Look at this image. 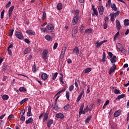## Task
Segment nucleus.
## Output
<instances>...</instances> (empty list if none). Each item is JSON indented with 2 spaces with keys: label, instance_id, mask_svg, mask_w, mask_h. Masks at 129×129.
<instances>
[{
  "label": "nucleus",
  "instance_id": "423d86ee",
  "mask_svg": "<svg viewBox=\"0 0 129 129\" xmlns=\"http://www.w3.org/2000/svg\"><path fill=\"white\" fill-rule=\"evenodd\" d=\"M65 53H66V47H63L61 49V52L60 56V59H63V58H64Z\"/></svg>",
  "mask_w": 129,
  "mask_h": 129
},
{
  "label": "nucleus",
  "instance_id": "4be33fe9",
  "mask_svg": "<svg viewBox=\"0 0 129 129\" xmlns=\"http://www.w3.org/2000/svg\"><path fill=\"white\" fill-rule=\"evenodd\" d=\"M54 122V121L52 119H50L48 122H47V127H51V125L53 124V123Z\"/></svg>",
  "mask_w": 129,
  "mask_h": 129
},
{
  "label": "nucleus",
  "instance_id": "473e14b6",
  "mask_svg": "<svg viewBox=\"0 0 129 129\" xmlns=\"http://www.w3.org/2000/svg\"><path fill=\"white\" fill-rule=\"evenodd\" d=\"M89 111V107H88V106L86 107V108L83 111V113H82L83 114H85L86 112H88Z\"/></svg>",
  "mask_w": 129,
  "mask_h": 129
},
{
  "label": "nucleus",
  "instance_id": "393cba45",
  "mask_svg": "<svg viewBox=\"0 0 129 129\" xmlns=\"http://www.w3.org/2000/svg\"><path fill=\"white\" fill-rule=\"evenodd\" d=\"M65 90H66V88H64L63 89L58 91L54 96V97H56V96H57V95H59V94H61V93H62V92H64V91H65Z\"/></svg>",
  "mask_w": 129,
  "mask_h": 129
},
{
  "label": "nucleus",
  "instance_id": "09e8293b",
  "mask_svg": "<svg viewBox=\"0 0 129 129\" xmlns=\"http://www.w3.org/2000/svg\"><path fill=\"white\" fill-rule=\"evenodd\" d=\"M60 75H61V77H60L59 78V81L61 83V84H64V82L63 81V74H60Z\"/></svg>",
  "mask_w": 129,
  "mask_h": 129
},
{
  "label": "nucleus",
  "instance_id": "f8f14e48",
  "mask_svg": "<svg viewBox=\"0 0 129 129\" xmlns=\"http://www.w3.org/2000/svg\"><path fill=\"white\" fill-rule=\"evenodd\" d=\"M14 9H15V7L14 6H11L9 9L8 11L9 17H11L12 16V14L13 13V11H14Z\"/></svg>",
  "mask_w": 129,
  "mask_h": 129
},
{
  "label": "nucleus",
  "instance_id": "864d4df0",
  "mask_svg": "<svg viewBox=\"0 0 129 129\" xmlns=\"http://www.w3.org/2000/svg\"><path fill=\"white\" fill-rule=\"evenodd\" d=\"M114 93L115 94H120V92L119 91V90L115 89L114 90Z\"/></svg>",
  "mask_w": 129,
  "mask_h": 129
},
{
  "label": "nucleus",
  "instance_id": "a878e982",
  "mask_svg": "<svg viewBox=\"0 0 129 129\" xmlns=\"http://www.w3.org/2000/svg\"><path fill=\"white\" fill-rule=\"evenodd\" d=\"M92 69L90 68H88L87 69H85L83 72H84L85 74H86V73H89L91 71Z\"/></svg>",
  "mask_w": 129,
  "mask_h": 129
},
{
  "label": "nucleus",
  "instance_id": "c9c22d12",
  "mask_svg": "<svg viewBox=\"0 0 129 129\" xmlns=\"http://www.w3.org/2000/svg\"><path fill=\"white\" fill-rule=\"evenodd\" d=\"M62 7H63V6L61 3H58L57 5V10H58V11H60V10H62Z\"/></svg>",
  "mask_w": 129,
  "mask_h": 129
},
{
  "label": "nucleus",
  "instance_id": "f03ea898",
  "mask_svg": "<svg viewBox=\"0 0 129 129\" xmlns=\"http://www.w3.org/2000/svg\"><path fill=\"white\" fill-rule=\"evenodd\" d=\"M116 47L117 49H118L119 51H120V52H122V53H124V52H125V50L122 47V45H121V44L119 43H116Z\"/></svg>",
  "mask_w": 129,
  "mask_h": 129
},
{
  "label": "nucleus",
  "instance_id": "0e129e2a",
  "mask_svg": "<svg viewBox=\"0 0 129 129\" xmlns=\"http://www.w3.org/2000/svg\"><path fill=\"white\" fill-rule=\"evenodd\" d=\"M21 120H22L23 121H24L26 119V117L24 116V115H22L21 118H20Z\"/></svg>",
  "mask_w": 129,
  "mask_h": 129
},
{
  "label": "nucleus",
  "instance_id": "8fccbe9b",
  "mask_svg": "<svg viewBox=\"0 0 129 129\" xmlns=\"http://www.w3.org/2000/svg\"><path fill=\"white\" fill-rule=\"evenodd\" d=\"M74 89V86L72 85L69 88V91H72Z\"/></svg>",
  "mask_w": 129,
  "mask_h": 129
},
{
  "label": "nucleus",
  "instance_id": "412c9836",
  "mask_svg": "<svg viewBox=\"0 0 129 129\" xmlns=\"http://www.w3.org/2000/svg\"><path fill=\"white\" fill-rule=\"evenodd\" d=\"M51 107L52 108H54V109H59V107H58V105H57V103L54 102V103L52 104L51 105Z\"/></svg>",
  "mask_w": 129,
  "mask_h": 129
},
{
  "label": "nucleus",
  "instance_id": "ddd939ff",
  "mask_svg": "<svg viewBox=\"0 0 129 129\" xmlns=\"http://www.w3.org/2000/svg\"><path fill=\"white\" fill-rule=\"evenodd\" d=\"M83 108H84V104H82L80 108L79 115L80 116L82 114V113L83 112Z\"/></svg>",
  "mask_w": 129,
  "mask_h": 129
},
{
  "label": "nucleus",
  "instance_id": "a18cd8bd",
  "mask_svg": "<svg viewBox=\"0 0 129 129\" xmlns=\"http://www.w3.org/2000/svg\"><path fill=\"white\" fill-rule=\"evenodd\" d=\"M105 58H106V54H105V52H103V57H102L103 62L105 61Z\"/></svg>",
  "mask_w": 129,
  "mask_h": 129
},
{
  "label": "nucleus",
  "instance_id": "1a4fd4ad",
  "mask_svg": "<svg viewBox=\"0 0 129 129\" xmlns=\"http://www.w3.org/2000/svg\"><path fill=\"white\" fill-rule=\"evenodd\" d=\"M116 68V67L115 66V64L113 63V66L111 67L110 68L109 72V74H111L114 72V70H115V69Z\"/></svg>",
  "mask_w": 129,
  "mask_h": 129
},
{
  "label": "nucleus",
  "instance_id": "f704fd0d",
  "mask_svg": "<svg viewBox=\"0 0 129 129\" xmlns=\"http://www.w3.org/2000/svg\"><path fill=\"white\" fill-rule=\"evenodd\" d=\"M110 16H111V18H110L111 21L113 22L114 21V17H115L114 15V13H111L110 14Z\"/></svg>",
  "mask_w": 129,
  "mask_h": 129
},
{
  "label": "nucleus",
  "instance_id": "680f3d73",
  "mask_svg": "<svg viewBox=\"0 0 129 129\" xmlns=\"http://www.w3.org/2000/svg\"><path fill=\"white\" fill-rule=\"evenodd\" d=\"M24 42L25 43H27V44H30V40L28 39H27V38H25L24 39Z\"/></svg>",
  "mask_w": 129,
  "mask_h": 129
},
{
  "label": "nucleus",
  "instance_id": "20e7f679",
  "mask_svg": "<svg viewBox=\"0 0 129 129\" xmlns=\"http://www.w3.org/2000/svg\"><path fill=\"white\" fill-rule=\"evenodd\" d=\"M78 20H79V16H76L74 17L73 20H72V24L73 25H76L78 22Z\"/></svg>",
  "mask_w": 129,
  "mask_h": 129
},
{
  "label": "nucleus",
  "instance_id": "e433bc0d",
  "mask_svg": "<svg viewBox=\"0 0 129 129\" xmlns=\"http://www.w3.org/2000/svg\"><path fill=\"white\" fill-rule=\"evenodd\" d=\"M92 9H93V13L94 14V15H95V16H98V12H97V10H96V9L94 8V7L92 6Z\"/></svg>",
  "mask_w": 129,
  "mask_h": 129
},
{
  "label": "nucleus",
  "instance_id": "13d9d810",
  "mask_svg": "<svg viewBox=\"0 0 129 129\" xmlns=\"http://www.w3.org/2000/svg\"><path fill=\"white\" fill-rule=\"evenodd\" d=\"M57 47H58V43H55L53 45V50H55V49H57Z\"/></svg>",
  "mask_w": 129,
  "mask_h": 129
},
{
  "label": "nucleus",
  "instance_id": "58836bf2",
  "mask_svg": "<svg viewBox=\"0 0 129 129\" xmlns=\"http://www.w3.org/2000/svg\"><path fill=\"white\" fill-rule=\"evenodd\" d=\"M120 115V113L118 111H116L114 113V116L115 117H117V116H119Z\"/></svg>",
  "mask_w": 129,
  "mask_h": 129
},
{
  "label": "nucleus",
  "instance_id": "aec40b11",
  "mask_svg": "<svg viewBox=\"0 0 129 129\" xmlns=\"http://www.w3.org/2000/svg\"><path fill=\"white\" fill-rule=\"evenodd\" d=\"M41 78L43 79V80H46V79H48V75H47L46 73H43L41 75Z\"/></svg>",
  "mask_w": 129,
  "mask_h": 129
},
{
  "label": "nucleus",
  "instance_id": "774afa93",
  "mask_svg": "<svg viewBox=\"0 0 129 129\" xmlns=\"http://www.w3.org/2000/svg\"><path fill=\"white\" fill-rule=\"evenodd\" d=\"M84 29V26L83 25H81L80 27V29L81 31H83Z\"/></svg>",
  "mask_w": 129,
  "mask_h": 129
},
{
  "label": "nucleus",
  "instance_id": "338daca9",
  "mask_svg": "<svg viewBox=\"0 0 129 129\" xmlns=\"http://www.w3.org/2000/svg\"><path fill=\"white\" fill-rule=\"evenodd\" d=\"M46 13L43 12V17H42V19L43 20H45L46 19Z\"/></svg>",
  "mask_w": 129,
  "mask_h": 129
},
{
  "label": "nucleus",
  "instance_id": "f257e3e1",
  "mask_svg": "<svg viewBox=\"0 0 129 129\" xmlns=\"http://www.w3.org/2000/svg\"><path fill=\"white\" fill-rule=\"evenodd\" d=\"M15 36L19 40H23L24 39V35H23V34L21 32L16 31L15 32Z\"/></svg>",
  "mask_w": 129,
  "mask_h": 129
},
{
  "label": "nucleus",
  "instance_id": "c756f323",
  "mask_svg": "<svg viewBox=\"0 0 129 129\" xmlns=\"http://www.w3.org/2000/svg\"><path fill=\"white\" fill-rule=\"evenodd\" d=\"M91 118H92V115H90L85 120L86 123H89V121H90Z\"/></svg>",
  "mask_w": 129,
  "mask_h": 129
},
{
  "label": "nucleus",
  "instance_id": "bb28decb",
  "mask_svg": "<svg viewBox=\"0 0 129 129\" xmlns=\"http://www.w3.org/2000/svg\"><path fill=\"white\" fill-rule=\"evenodd\" d=\"M44 38L47 41H52V37L49 35H46Z\"/></svg>",
  "mask_w": 129,
  "mask_h": 129
},
{
  "label": "nucleus",
  "instance_id": "5fc2aeb1",
  "mask_svg": "<svg viewBox=\"0 0 129 129\" xmlns=\"http://www.w3.org/2000/svg\"><path fill=\"white\" fill-rule=\"evenodd\" d=\"M8 53L9 54V55H10L11 56H12L13 52H12V50H11L10 48L8 49Z\"/></svg>",
  "mask_w": 129,
  "mask_h": 129
},
{
  "label": "nucleus",
  "instance_id": "f3484780",
  "mask_svg": "<svg viewBox=\"0 0 129 129\" xmlns=\"http://www.w3.org/2000/svg\"><path fill=\"white\" fill-rule=\"evenodd\" d=\"M55 28V26L52 25V24H49L48 26H47V29L48 30H49V31H52V30L53 29H54Z\"/></svg>",
  "mask_w": 129,
  "mask_h": 129
},
{
  "label": "nucleus",
  "instance_id": "9d476101",
  "mask_svg": "<svg viewBox=\"0 0 129 129\" xmlns=\"http://www.w3.org/2000/svg\"><path fill=\"white\" fill-rule=\"evenodd\" d=\"M78 32V29H76V27H75L74 29L72 30V37L74 38L76 36V33Z\"/></svg>",
  "mask_w": 129,
  "mask_h": 129
},
{
  "label": "nucleus",
  "instance_id": "cd10ccee",
  "mask_svg": "<svg viewBox=\"0 0 129 129\" xmlns=\"http://www.w3.org/2000/svg\"><path fill=\"white\" fill-rule=\"evenodd\" d=\"M10 98V97H9V95H4L2 96V99H3L4 101L8 100Z\"/></svg>",
  "mask_w": 129,
  "mask_h": 129
},
{
  "label": "nucleus",
  "instance_id": "39448f33",
  "mask_svg": "<svg viewBox=\"0 0 129 129\" xmlns=\"http://www.w3.org/2000/svg\"><path fill=\"white\" fill-rule=\"evenodd\" d=\"M73 54H75L77 56H78L80 54V51H79V48L78 47H76L73 49Z\"/></svg>",
  "mask_w": 129,
  "mask_h": 129
},
{
  "label": "nucleus",
  "instance_id": "2f4dec72",
  "mask_svg": "<svg viewBox=\"0 0 129 129\" xmlns=\"http://www.w3.org/2000/svg\"><path fill=\"white\" fill-rule=\"evenodd\" d=\"M30 51H31V48L30 47H28L25 50L24 52V54L26 55V54H28V53H30Z\"/></svg>",
  "mask_w": 129,
  "mask_h": 129
},
{
  "label": "nucleus",
  "instance_id": "ea45409f",
  "mask_svg": "<svg viewBox=\"0 0 129 129\" xmlns=\"http://www.w3.org/2000/svg\"><path fill=\"white\" fill-rule=\"evenodd\" d=\"M28 100H29V99L25 98V99H23V100H22L20 102V104L22 105V104H23L24 103H25V102H27V101H28Z\"/></svg>",
  "mask_w": 129,
  "mask_h": 129
},
{
  "label": "nucleus",
  "instance_id": "4c0bfd02",
  "mask_svg": "<svg viewBox=\"0 0 129 129\" xmlns=\"http://www.w3.org/2000/svg\"><path fill=\"white\" fill-rule=\"evenodd\" d=\"M47 119H48V113H46L44 115L43 121H47Z\"/></svg>",
  "mask_w": 129,
  "mask_h": 129
},
{
  "label": "nucleus",
  "instance_id": "2eb2a0df",
  "mask_svg": "<svg viewBox=\"0 0 129 129\" xmlns=\"http://www.w3.org/2000/svg\"><path fill=\"white\" fill-rule=\"evenodd\" d=\"M34 121V119L32 117H30L28 118V119L26 120L25 121V123L26 124H29V123H32Z\"/></svg>",
  "mask_w": 129,
  "mask_h": 129
},
{
  "label": "nucleus",
  "instance_id": "0eeeda50",
  "mask_svg": "<svg viewBox=\"0 0 129 129\" xmlns=\"http://www.w3.org/2000/svg\"><path fill=\"white\" fill-rule=\"evenodd\" d=\"M98 11L100 15L101 16H102L103 15V13L104 12V8H103V6H99Z\"/></svg>",
  "mask_w": 129,
  "mask_h": 129
},
{
  "label": "nucleus",
  "instance_id": "7c9ffc66",
  "mask_svg": "<svg viewBox=\"0 0 129 129\" xmlns=\"http://www.w3.org/2000/svg\"><path fill=\"white\" fill-rule=\"evenodd\" d=\"M115 60H116V56H113L112 58H111L110 61L111 63H112L113 64H114V63H115V62H116Z\"/></svg>",
  "mask_w": 129,
  "mask_h": 129
},
{
  "label": "nucleus",
  "instance_id": "c03bdc74",
  "mask_svg": "<svg viewBox=\"0 0 129 129\" xmlns=\"http://www.w3.org/2000/svg\"><path fill=\"white\" fill-rule=\"evenodd\" d=\"M57 76H58V73L56 72L54 74L52 79L53 80H55V79H56V78H57Z\"/></svg>",
  "mask_w": 129,
  "mask_h": 129
},
{
  "label": "nucleus",
  "instance_id": "b1692460",
  "mask_svg": "<svg viewBox=\"0 0 129 129\" xmlns=\"http://www.w3.org/2000/svg\"><path fill=\"white\" fill-rule=\"evenodd\" d=\"M19 90L20 92H26V91H27V89L24 87H21L19 88Z\"/></svg>",
  "mask_w": 129,
  "mask_h": 129
},
{
  "label": "nucleus",
  "instance_id": "7ed1b4c3",
  "mask_svg": "<svg viewBox=\"0 0 129 129\" xmlns=\"http://www.w3.org/2000/svg\"><path fill=\"white\" fill-rule=\"evenodd\" d=\"M49 53V51L46 49L43 50L42 52V58L44 60H47V58H48V54Z\"/></svg>",
  "mask_w": 129,
  "mask_h": 129
},
{
  "label": "nucleus",
  "instance_id": "49530a36",
  "mask_svg": "<svg viewBox=\"0 0 129 129\" xmlns=\"http://www.w3.org/2000/svg\"><path fill=\"white\" fill-rule=\"evenodd\" d=\"M66 98H67V100H69V98L70 97V95L69 94V91L66 92Z\"/></svg>",
  "mask_w": 129,
  "mask_h": 129
},
{
  "label": "nucleus",
  "instance_id": "6e6d98bb",
  "mask_svg": "<svg viewBox=\"0 0 129 129\" xmlns=\"http://www.w3.org/2000/svg\"><path fill=\"white\" fill-rule=\"evenodd\" d=\"M32 71L33 72L35 73L36 71H37V70L36 69V65L34 64L32 67Z\"/></svg>",
  "mask_w": 129,
  "mask_h": 129
},
{
  "label": "nucleus",
  "instance_id": "bf43d9fd",
  "mask_svg": "<svg viewBox=\"0 0 129 129\" xmlns=\"http://www.w3.org/2000/svg\"><path fill=\"white\" fill-rule=\"evenodd\" d=\"M9 119H14V115L13 114H10L8 116Z\"/></svg>",
  "mask_w": 129,
  "mask_h": 129
},
{
  "label": "nucleus",
  "instance_id": "052dcab7",
  "mask_svg": "<svg viewBox=\"0 0 129 129\" xmlns=\"http://www.w3.org/2000/svg\"><path fill=\"white\" fill-rule=\"evenodd\" d=\"M41 32H42V33H45L46 31H47V28H42L41 29Z\"/></svg>",
  "mask_w": 129,
  "mask_h": 129
},
{
  "label": "nucleus",
  "instance_id": "de8ad7c7",
  "mask_svg": "<svg viewBox=\"0 0 129 129\" xmlns=\"http://www.w3.org/2000/svg\"><path fill=\"white\" fill-rule=\"evenodd\" d=\"M111 6V0H108V3L106 4V7H110Z\"/></svg>",
  "mask_w": 129,
  "mask_h": 129
},
{
  "label": "nucleus",
  "instance_id": "5701e85b",
  "mask_svg": "<svg viewBox=\"0 0 129 129\" xmlns=\"http://www.w3.org/2000/svg\"><path fill=\"white\" fill-rule=\"evenodd\" d=\"M124 26H125V27L129 26V20L128 19H126L124 20Z\"/></svg>",
  "mask_w": 129,
  "mask_h": 129
},
{
  "label": "nucleus",
  "instance_id": "6e6552de",
  "mask_svg": "<svg viewBox=\"0 0 129 129\" xmlns=\"http://www.w3.org/2000/svg\"><path fill=\"white\" fill-rule=\"evenodd\" d=\"M26 33V34H28V35H29V36H34L36 35V32H35V31H33L32 29L27 30Z\"/></svg>",
  "mask_w": 129,
  "mask_h": 129
},
{
  "label": "nucleus",
  "instance_id": "a19ab883",
  "mask_svg": "<svg viewBox=\"0 0 129 129\" xmlns=\"http://www.w3.org/2000/svg\"><path fill=\"white\" fill-rule=\"evenodd\" d=\"M118 36H119V31H118L114 35V41H115L117 38V37H118Z\"/></svg>",
  "mask_w": 129,
  "mask_h": 129
},
{
  "label": "nucleus",
  "instance_id": "37998d69",
  "mask_svg": "<svg viewBox=\"0 0 129 129\" xmlns=\"http://www.w3.org/2000/svg\"><path fill=\"white\" fill-rule=\"evenodd\" d=\"M108 104H109V100H107L103 105V109H104V108H105V107H106V106L108 105Z\"/></svg>",
  "mask_w": 129,
  "mask_h": 129
},
{
  "label": "nucleus",
  "instance_id": "dca6fc26",
  "mask_svg": "<svg viewBox=\"0 0 129 129\" xmlns=\"http://www.w3.org/2000/svg\"><path fill=\"white\" fill-rule=\"evenodd\" d=\"M56 116L57 118H64V114H62V113H59L56 114Z\"/></svg>",
  "mask_w": 129,
  "mask_h": 129
},
{
  "label": "nucleus",
  "instance_id": "72a5a7b5",
  "mask_svg": "<svg viewBox=\"0 0 129 129\" xmlns=\"http://www.w3.org/2000/svg\"><path fill=\"white\" fill-rule=\"evenodd\" d=\"M111 8L112 9L113 11H117V8H116L115 4H112L111 5Z\"/></svg>",
  "mask_w": 129,
  "mask_h": 129
},
{
  "label": "nucleus",
  "instance_id": "9b49d317",
  "mask_svg": "<svg viewBox=\"0 0 129 129\" xmlns=\"http://www.w3.org/2000/svg\"><path fill=\"white\" fill-rule=\"evenodd\" d=\"M116 27L117 30H120L121 29V25H120V22L118 20H116Z\"/></svg>",
  "mask_w": 129,
  "mask_h": 129
},
{
  "label": "nucleus",
  "instance_id": "4d7b16f0",
  "mask_svg": "<svg viewBox=\"0 0 129 129\" xmlns=\"http://www.w3.org/2000/svg\"><path fill=\"white\" fill-rule=\"evenodd\" d=\"M82 98V96L81 95H79V96L78 97V98L77 99V102H79V101H80V99Z\"/></svg>",
  "mask_w": 129,
  "mask_h": 129
},
{
  "label": "nucleus",
  "instance_id": "a211bd4d",
  "mask_svg": "<svg viewBox=\"0 0 129 129\" xmlns=\"http://www.w3.org/2000/svg\"><path fill=\"white\" fill-rule=\"evenodd\" d=\"M31 110H32V109L31 108V106H29L28 107V112L27 113V116H31V115H32Z\"/></svg>",
  "mask_w": 129,
  "mask_h": 129
},
{
  "label": "nucleus",
  "instance_id": "e2e57ef3",
  "mask_svg": "<svg viewBox=\"0 0 129 129\" xmlns=\"http://www.w3.org/2000/svg\"><path fill=\"white\" fill-rule=\"evenodd\" d=\"M11 4L12 3H11V2L9 1L6 5V8L8 9V8H9V7H11Z\"/></svg>",
  "mask_w": 129,
  "mask_h": 129
},
{
  "label": "nucleus",
  "instance_id": "603ef678",
  "mask_svg": "<svg viewBox=\"0 0 129 129\" xmlns=\"http://www.w3.org/2000/svg\"><path fill=\"white\" fill-rule=\"evenodd\" d=\"M80 12V11H79V10H76L75 11V16H79Z\"/></svg>",
  "mask_w": 129,
  "mask_h": 129
},
{
  "label": "nucleus",
  "instance_id": "3c124183",
  "mask_svg": "<svg viewBox=\"0 0 129 129\" xmlns=\"http://www.w3.org/2000/svg\"><path fill=\"white\" fill-rule=\"evenodd\" d=\"M4 15H5V10H3L1 14V18L4 19Z\"/></svg>",
  "mask_w": 129,
  "mask_h": 129
},
{
  "label": "nucleus",
  "instance_id": "c85d7f7f",
  "mask_svg": "<svg viewBox=\"0 0 129 129\" xmlns=\"http://www.w3.org/2000/svg\"><path fill=\"white\" fill-rule=\"evenodd\" d=\"M92 33V30L91 29H87L85 30V33L87 35H89V34H91Z\"/></svg>",
  "mask_w": 129,
  "mask_h": 129
},
{
  "label": "nucleus",
  "instance_id": "79ce46f5",
  "mask_svg": "<svg viewBox=\"0 0 129 129\" xmlns=\"http://www.w3.org/2000/svg\"><path fill=\"white\" fill-rule=\"evenodd\" d=\"M70 107V105L69 104H67L63 107L64 110H68Z\"/></svg>",
  "mask_w": 129,
  "mask_h": 129
},
{
  "label": "nucleus",
  "instance_id": "6ab92c4d",
  "mask_svg": "<svg viewBox=\"0 0 129 129\" xmlns=\"http://www.w3.org/2000/svg\"><path fill=\"white\" fill-rule=\"evenodd\" d=\"M105 42H106V40H103V41H101L100 42H97L96 43V44H97V45H96L97 48H98L99 47H100L102 45V44H103V43H105Z\"/></svg>",
  "mask_w": 129,
  "mask_h": 129
},
{
  "label": "nucleus",
  "instance_id": "69168bd1",
  "mask_svg": "<svg viewBox=\"0 0 129 129\" xmlns=\"http://www.w3.org/2000/svg\"><path fill=\"white\" fill-rule=\"evenodd\" d=\"M13 34H14V29H12V30L10 31V34H9L10 37H12V36H13Z\"/></svg>",
  "mask_w": 129,
  "mask_h": 129
},
{
  "label": "nucleus",
  "instance_id": "4468645a",
  "mask_svg": "<svg viewBox=\"0 0 129 129\" xmlns=\"http://www.w3.org/2000/svg\"><path fill=\"white\" fill-rule=\"evenodd\" d=\"M124 97H125V95L124 94L119 95L116 97L115 100H117V101H119L121 98H124Z\"/></svg>",
  "mask_w": 129,
  "mask_h": 129
}]
</instances>
